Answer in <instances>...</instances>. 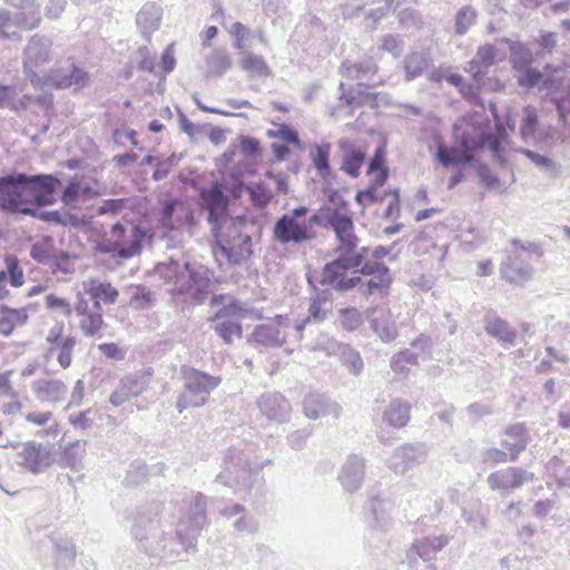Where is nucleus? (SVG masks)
Returning a JSON list of instances; mask_svg holds the SVG:
<instances>
[{"mask_svg": "<svg viewBox=\"0 0 570 570\" xmlns=\"http://www.w3.org/2000/svg\"><path fill=\"white\" fill-rule=\"evenodd\" d=\"M60 180L51 174L13 173L0 177V210L27 215L32 206L56 202Z\"/></svg>", "mask_w": 570, "mask_h": 570, "instance_id": "obj_1", "label": "nucleus"}, {"mask_svg": "<svg viewBox=\"0 0 570 570\" xmlns=\"http://www.w3.org/2000/svg\"><path fill=\"white\" fill-rule=\"evenodd\" d=\"M163 511L164 503L159 501L139 507L134 517L130 533L138 549L148 557L171 560L178 556V552L171 531H166L160 523L159 515Z\"/></svg>", "mask_w": 570, "mask_h": 570, "instance_id": "obj_2", "label": "nucleus"}, {"mask_svg": "<svg viewBox=\"0 0 570 570\" xmlns=\"http://www.w3.org/2000/svg\"><path fill=\"white\" fill-rule=\"evenodd\" d=\"M160 277L171 284V292L185 295L193 303L202 304L212 289V273L202 265L170 261L157 267Z\"/></svg>", "mask_w": 570, "mask_h": 570, "instance_id": "obj_3", "label": "nucleus"}, {"mask_svg": "<svg viewBox=\"0 0 570 570\" xmlns=\"http://www.w3.org/2000/svg\"><path fill=\"white\" fill-rule=\"evenodd\" d=\"M262 466L252 463L248 450L238 446H229L223 458L222 471L215 481L232 488L235 493H248L262 483Z\"/></svg>", "mask_w": 570, "mask_h": 570, "instance_id": "obj_4", "label": "nucleus"}, {"mask_svg": "<svg viewBox=\"0 0 570 570\" xmlns=\"http://www.w3.org/2000/svg\"><path fill=\"white\" fill-rule=\"evenodd\" d=\"M244 189V183L238 177H232V183L215 180L208 187L199 190L200 208L207 212V220L213 235L224 226L229 216V198L225 194L228 190L233 198H239Z\"/></svg>", "mask_w": 570, "mask_h": 570, "instance_id": "obj_5", "label": "nucleus"}, {"mask_svg": "<svg viewBox=\"0 0 570 570\" xmlns=\"http://www.w3.org/2000/svg\"><path fill=\"white\" fill-rule=\"evenodd\" d=\"M146 232L138 225L116 223L96 245V250L122 259L138 255Z\"/></svg>", "mask_w": 570, "mask_h": 570, "instance_id": "obj_6", "label": "nucleus"}, {"mask_svg": "<svg viewBox=\"0 0 570 570\" xmlns=\"http://www.w3.org/2000/svg\"><path fill=\"white\" fill-rule=\"evenodd\" d=\"M181 375L184 389L176 401V409L179 413L189 407L204 406L212 391L222 382L220 376H214L190 366H183Z\"/></svg>", "mask_w": 570, "mask_h": 570, "instance_id": "obj_7", "label": "nucleus"}, {"mask_svg": "<svg viewBox=\"0 0 570 570\" xmlns=\"http://www.w3.org/2000/svg\"><path fill=\"white\" fill-rule=\"evenodd\" d=\"M7 2L17 11L0 10V39H19L17 32L11 31L12 28L32 30L39 27L41 16L37 0H7Z\"/></svg>", "mask_w": 570, "mask_h": 570, "instance_id": "obj_8", "label": "nucleus"}, {"mask_svg": "<svg viewBox=\"0 0 570 570\" xmlns=\"http://www.w3.org/2000/svg\"><path fill=\"white\" fill-rule=\"evenodd\" d=\"M308 208L298 206L282 215L274 224V239L281 244H302L315 238L316 233L306 223Z\"/></svg>", "mask_w": 570, "mask_h": 570, "instance_id": "obj_9", "label": "nucleus"}, {"mask_svg": "<svg viewBox=\"0 0 570 570\" xmlns=\"http://www.w3.org/2000/svg\"><path fill=\"white\" fill-rule=\"evenodd\" d=\"M207 498L197 493L189 503L188 512L177 523L176 538L186 552L195 550L197 538L206 524Z\"/></svg>", "mask_w": 570, "mask_h": 570, "instance_id": "obj_10", "label": "nucleus"}, {"mask_svg": "<svg viewBox=\"0 0 570 570\" xmlns=\"http://www.w3.org/2000/svg\"><path fill=\"white\" fill-rule=\"evenodd\" d=\"M52 41L51 39L33 35L24 50L22 57L23 72L29 81L35 87H43L46 77H41L36 72V68H39L46 63H49L52 59Z\"/></svg>", "mask_w": 570, "mask_h": 570, "instance_id": "obj_11", "label": "nucleus"}, {"mask_svg": "<svg viewBox=\"0 0 570 570\" xmlns=\"http://www.w3.org/2000/svg\"><path fill=\"white\" fill-rule=\"evenodd\" d=\"M533 480L534 474L532 472L522 468L509 466L490 473L487 478V484L492 491H498L504 497Z\"/></svg>", "mask_w": 570, "mask_h": 570, "instance_id": "obj_12", "label": "nucleus"}, {"mask_svg": "<svg viewBox=\"0 0 570 570\" xmlns=\"http://www.w3.org/2000/svg\"><path fill=\"white\" fill-rule=\"evenodd\" d=\"M153 374V370L148 367L122 377L117 389L110 395V403L114 406H120L131 397L140 395L149 387Z\"/></svg>", "mask_w": 570, "mask_h": 570, "instance_id": "obj_13", "label": "nucleus"}, {"mask_svg": "<svg viewBox=\"0 0 570 570\" xmlns=\"http://www.w3.org/2000/svg\"><path fill=\"white\" fill-rule=\"evenodd\" d=\"M159 223L168 232H179L187 228L193 234L194 212L177 199L167 200L161 207Z\"/></svg>", "mask_w": 570, "mask_h": 570, "instance_id": "obj_14", "label": "nucleus"}, {"mask_svg": "<svg viewBox=\"0 0 570 570\" xmlns=\"http://www.w3.org/2000/svg\"><path fill=\"white\" fill-rule=\"evenodd\" d=\"M428 450L423 443H404L396 448L389 459V468L396 474H405L411 469L424 463Z\"/></svg>", "mask_w": 570, "mask_h": 570, "instance_id": "obj_15", "label": "nucleus"}, {"mask_svg": "<svg viewBox=\"0 0 570 570\" xmlns=\"http://www.w3.org/2000/svg\"><path fill=\"white\" fill-rule=\"evenodd\" d=\"M18 464L33 474H38L47 470L53 459L49 444L28 441L21 445L18 452Z\"/></svg>", "mask_w": 570, "mask_h": 570, "instance_id": "obj_16", "label": "nucleus"}, {"mask_svg": "<svg viewBox=\"0 0 570 570\" xmlns=\"http://www.w3.org/2000/svg\"><path fill=\"white\" fill-rule=\"evenodd\" d=\"M75 312L79 317L81 332L89 337L99 335L104 326L102 307L91 304L81 293L77 295Z\"/></svg>", "mask_w": 570, "mask_h": 570, "instance_id": "obj_17", "label": "nucleus"}, {"mask_svg": "<svg viewBox=\"0 0 570 570\" xmlns=\"http://www.w3.org/2000/svg\"><path fill=\"white\" fill-rule=\"evenodd\" d=\"M366 320L371 330L383 343H392L399 336L395 317L390 308L376 306L366 311Z\"/></svg>", "mask_w": 570, "mask_h": 570, "instance_id": "obj_18", "label": "nucleus"}, {"mask_svg": "<svg viewBox=\"0 0 570 570\" xmlns=\"http://www.w3.org/2000/svg\"><path fill=\"white\" fill-rule=\"evenodd\" d=\"M256 404L262 416L271 423L282 424L291 417V403L281 393H263Z\"/></svg>", "mask_w": 570, "mask_h": 570, "instance_id": "obj_19", "label": "nucleus"}, {"mask_svg": "<svg viewBox=\"0 0 570 570\" xmlns=\"http://www.w3.org/2000/svg\"><path fill=\"white\" fill-rule=\"evenodd\" d=\"M533 273L534 268L518 250H510L500 265L501 277L511 284H524L532 279Z\"/></svg>", "mask_w": 570, "mask_h": 570, "instance_id": "obj_20", "label": "nucleus"}, {"mask_svg": "<svg viewBox=\"0 0 570 570\" xmlns=\"http://www.w3.org/2000/svg\"><path fill=\"white\" fill-rule=\"evenodd\" d=\"M90 81L89 73L79 66L71 63L68 68H59L51 70L46 76L45 86H52L55 88H70L78 89L85 88Z\"/></svg>", "mask_w": 570, "mask_h": 570, "instance_id": "obj_21", "label": "nucleus"}, {"mask_svg": "<svg viewBox=\"0 0 570 570\" xmlns=\"http://www.w3.org/2000/svg\"><path fill=\"white\" fill-rule=\"evenodd\" d=\"M365 460L357 454H350L337 475L343 489L350 493L356 492L364 481Z\"/></svg>", "mask_w": 570, "mask_h": 570, "instance_id": "obj_22", "label": "nucleus"}, {"mask_svg": "<svg viewBox=\"0 0 570 570\" xmlns=\"http://www.w3.org/2000/svg\"><path fill=\"white\" fill-rule=\"evenodd\" d=\"M210 306L217 307L214 316L209 318L212 322H216L223 318L239 317L244 318L252 314L253 309L236 299L229 294H215L210 298Z\"/></svg>", "mask_w": 570, "mask_h": 570, "instance_id": "obj_23", "label": "nucleus"}, {"mask_svg": "<svg viewBox=\"0 0 570 570\" xmlns=\"http://www.w3.org/2000/svg\"><path fill=\"white\" fill-rule=\"evenodd\" d=\"M338 148L342 153L341 170L352 178L358 177L360 169L366 158V151L348 138L341 139Z\"/></svg>", "mask_w": 570, "mask_h": 570, "instance_id": "obj_24", "label": "nucleus"}, {"mask_svg": "<svg viewBox=\"0 0 570 570\" xmlns=\"http://www.w3.org/2000/svg\"><path fill=\"white\" fill-rule=\"evenodd\" d=\"M304 413L311 420L333 415L335 419L341 415V406L328 396L321 393H309L304 399Z\"/></svg>", "mask_w": 570, "mask_h": 570, "instance_id": "obj_25", "label": "nucleus"}, {"mask_svg": "<svg viewBox=\"0 0 570 570\" xmlns=\"http://www.w3.org/2000/svg\"><path fill=\"white\" fill-rule=\"evenodd\" d=\"M83 296L87 295V298L91 304L98 305L101 307V303L106 305L115 304L119 292L116 287H114L110 283L102 282L100 279L90 278L82 283Z\"/></svg>", "mask_w": 570, "mask_h": 570, "instance_id": "obj_26", "label": "nucleus"}, {"mask_svg": "<svg viewBox=\"0 0 570 570\" xmlns=\"http://www.w3.org/2000/svg\"><path fill=\"white\" fill-rule=\"evenodd\" d=\"M449 541L450 538L448 535L425 537L415 540L412 543L409 556L415 552L424 562H430L428 567L434 570L435 566L433 561L435 560L438 552L449 544Z\"/></svg>", "mask_w": 570, "mask_h": 570, "instance_id": "obj_27", "label": "nucleus"}, {"mask_svg": "<svg viewBox=\"0 0 570 570\" xmlns=\"http://www.w3.org/2000/svg\"><path fill=\"white\" fill-rule=\"evenodd\" d=\"M504 436L501 445L510 452V461L515 462L519 454L527 449L529 442L528 430L523 423H515L505 429Z\"/></svg>", "mask_w": 570, "mask_h": 570, "instance_id": "obj_28", "label": "nucleus"}, {"mask_svg": "<svg viewBox=\"0 0 570 570\" xmlns=\"http://www.w3.org/2000/svg\"><path fill=\"white\" fill-rule=\"evenodd\" d=\"M352 267L346 262L344 256L336 255V257L324 265L321 274L320 283L324 286L341 292L346 276V272Z\"/></svg>", "mask_w": 570, "mask_h": 570, "instance_id": "obj_29", "label": "nucleus"}, {"mask_svg": "<svg viewBox=\"0 0 570 570\" xmlns=\"http://www.w3.org/2000/svg\"><path fill=\"white\" fill-rule=\"evenodd\" d=\"M31 390L40 402L57 403L65 399L67 386L60 380H36L31 384Z\"/></svg>", "mask_w": 570, "mask_h": 570, "instance_id": "obj_30", "label": "nucleus"}, {"mask_svg": "<svg viewBox=\"0 0 570 570\" xmlns=\"http://www.w3.org/2000/svg\"><path fill=\"white\" fill-rule=\"evenodd\" d=\"M87 452V441L76 440L61 448L58 459L59 466L79 472L83 469Z\"/></svg>", "mask_w": 570, "mask_h": 570, "instance_id": "obj_31", "label": "nucleus"}, {"mask_svg": "<svg viewBox=\"0 0 570 570\" xmlns=\"http://www.w3.org/2000/svg\"><path fill=\"white\" fill-rule=\"evenodd\" d=\"M484 331L489 336L495 338L501 344L508 346H513L515 344L517 331L501 317L488 314L484 317Z\"/></svg>", "mask_w": 570, "mask_h": 570, "instance_id": "obj_32", "label": "nucleus"}, {"mask_svg": "<svg viewBox=\"0 0 570 570\" xmlns=\"http://www.w3.org/2000/svg\"><path fill=\"white\" fill-rule=\"evenodd\" d=\"M230 264H239L252 255V237L246 234L237 239H228L220 244L218 250Z\"/></svg>", "mask_w": 570, "mask_h": 570, "instance_id": "obj_33", "label": "nucleus"}, {"mask_svg": "<svg viewBox=\"0 0 570 570\" xmlns=\"http://www.w3.org/2000/svg\"><path fill=\"white\" fill-rule=\"evenodd\" d=\"M497 57V48L492 45H483L478 48L474 58L468 63L466 71L471 72L473 78L479 81L488 72L489 68L494 65Z\"/></svg>", "mask_w": 570, "mask_h": 570, "instance_id": "obj_34", "label": "nucleus"}, {"mask_svg": "<svg viewBox=\"0 0 570 570\" xmlns=\"http://www.w3.org/2000/svg\"><path fill=\"white\" fill-rule=\"evenodd\" d=\"M343 76L348 79L357 80L361 86H371L370 79L377 71L376 63L371 59L358 62L345 61L341 66Z\"/></svg>", "mask_w": 570, "mask_h": 570, "instance_id": "obj_35", "label": "nucleus"}, {"mask_svg": "<svg viewBox=\"0 0 570 570\" xmlns=\"http://www.w3.org/2000/svg\"><path fill=\"white\" fill-rule=\"evenodd\" d=\"M250 341L266 347H279L286 342V334L273 324L257 325Z\"/></svg>", "mask_w": 570, "mask_h": 570, "instance_id": "obj_36", "label": "nucleus"}, {"mask_svg": "<svg viewBox=\"0 0 570 570\" xmlns=\"http://www.w3.org/2000/svg\"><path fill=\"white\" fill-rule=\"evenodd\" d=\"M55 550V563L57 568H69L73 564L76 558V546L67 537H51Z\"/></svg>", "mask_w": 570, "mask_h": 570, "instance_id": "obj_37", "label": "nucleus"}, {"mask_svg": "<svg viewBox=\"0 0 570 570\" xmlns=\"http://www.w3.org/2000/svg\"><path fill=\"white\" fill-rule=\"evenodd\" d=\"M163 10L156 3H146L137 13L136 22L144 36H149L160 24Z\"/></svg>", "mask_w": 570, "mask_h": 570, "instance_id": "obj_38", "label": "nucleus"}, {"mask_svg": "<svg viewBox=\"0 0 570 570\" xmlns=\"http://www.w3.org/2000/svg\"><path fill=\"white\" fill-rule=\"evenodd\" d=\"M410 410L411 405L407 402L394 399L384 410L383 420L393 428H403L410 420Z\"/></svg>", "mask_w": 570, "mask_h": 570, "instance_id": "obj_39", "label": "nucleus"}, {"mask_svg": "<svg viewBox=\"0 0 570 570\" xmlns=\"http://www.w3.org/2000/svg\"><path fill=\"white\" fill-rule=\"evenodd\" d=\"M38 207L39 206H32L27 216L61 226H78L80 223V219L76 214L60 210H40Z\"/></svg>", "mask_w": 570, "mask_h": 570, "instance_id": "obj_40", "label": "nucleus"}, {"mask_svg": "<svg viewBox=\"0 0 570 570\" xmlns=\"http://www.w3.org/2000/svg\"><path fill=\"white\" fill-rule=\"evenodd\" d=\"M331 309L330 306H323L309 301L307 315L295 324V333L297 340L303 338L304 331L314 324H320L327 318Z\"/></svg>", "mask_w": 570, "mask_h": 570, "instance_id": "obj_41", "label": "nucleus"}, {"mask_svg": "<svg viewBox=\"0 0 570 570\" xmlns=\"http://www.w3.org/2000/svg\"><path fill=\"white\" fill-rule=\"evenodd\" d=\"M435 159L444 167L474 164V157H470L466 153H461L460 148H448L443 145L438 146Z\"/></svg>", "mask_w": 570, "mask_h": 570, "instance_id": "obj_42", "label": "nucleus"}, {"mask_svg": "<svg viewBox=\"0 0 570 570\" xmlns=\"http://www.w3.org/2000/svg\"><path fill=\"white\" fill-rule=\"evenodd\" d=\"M129 305L136 309H149L155 306L156 295L150 288L144 285H131L128 287Z\"/></svg>", "mask_w": 570, "mask_h": 570, "instance_id": "obj_43", "label": "nucleus"}, {"mask_svg": "<svg viewBox=\"0 0 570 570\" xmlns=\"http://www.w3.org/2000/svg\"><path fill=\"white\" fill-rule=\"evenodd\" d=\"M330 153L331 144L325 142L315 145L309 154L317 175L323 179H327L332 176V169L330 166Z\"/></svg>", "mask_w": 570, "mask_h": 570, "instance_id": "obj_44", "label": "nucleus"}, {"mask_svg": "<svg viewBox=\"0 0 570 570\" xmlns=\"http://www.w3.org/2000/svg\"><path fill=\"white\" fill-rule=\"evenodd\" d=\"M429 56L421 51H414L407 55L403 60L405 80L412 81L420 77L429 67Z\"/></svg>", "mask_w": 570, "mask_h": 570, "instance_id": "obj_45", "label": "nucleus"}, {"mask_svg": "<svg viewBox=\"0 0 570 570\" xmlns=\"http://www.w3.org/2000/svg\"><path fill=\"white\" fill-rule=\"evenodd\" d=\"M478 11L472 6H463L454 16V33L464 36L476 23Z\"/></svg>", "mask_w": 570, "mask_h": 570, "instance_id": "obj_46", "label": "nucleus"}, {"mask_svg": "<svg viewBox=\"0 0 570 570\" xmlns=\"http://www.w3.org/2000/svg\"><path fill=\"white\" fill-rule=\"evenodd\" d=\"M239 56L238 63L244 71L257 76L269 75V68L263 57L256 56L249 51H242Z\"/></svg>", "mask_w": 570, "mask_h": 570, "instance_id": "obj_47", "label": "nucleus"}, {"mask_svg": "<svg viewBox=\"0 0 570 570\" xmlns=\"http://www.w3.org/2000/svg\"><path fill=\"white\" fill-rule=\"evenodd\" d=\"M245 223L243 219H229L224 224V226L217 232V235H213L216 239L217 249L220 250V244L227 243L228 239H237L238 236H244L247 233H244Z\"/></svg>", "mask_w": 570, "mask_h": 570, "instance_id": "obj_48", "label": "nucleus"}, {"mask_svg": "<svg viewBox=\"0 0 570 570\" xmlns=\"http://www.w3.org/2000/svg\"><path fill=\"white\" fill-rule=\"evenodd\" d=\"M392 282L389 267H382L381 273L361 285L360 291L364 296H371L387 288Z\"/></svg>", "mask_w": 570, "mask_h": 570, "instance_id": "obj_49", "label": "nucleus"}, {"mask_svg": "<svg viewBox=\"0 0 570 570\" xmlns=\"http://www.w3.org/2000/svg\"><path fill=\"white\" fill-rule=\"evenodd\" d=\"M336 355L351 374H361L364 363L356 350L352 348L348 344H343Z\"/></svg>", "mask_w": 570, "mask_h": 570, "instance_id": "obj_50", "label": "nucleus"}, {"mask_svg": "<svg viewBox=\"0 0 570 570\" xmlns=\"http://www.w3.org/2000/svg\"><path fill=\"white\" fill-rule=\"evenodd\" d=\"M324 226L332 228L335 236H338L346 230L350 232V228H354V222L351 215L333 209L326 215Z\"/></svg>", "mask_w": 570, "mask_h": 570, "instance_id": "obj_51", "label": "nucleus"}, {"mask_svg": "<svg viewBox=\"0 0 570 570\" xmlns=\"http://www.w3.org/2000/svg\"><path fill=\"white\" fill-rule=\"evenodd\" d=\"M507 132L502 127L498 128L497 135L484 134L483 138L485 141V146L491 150L493 161L499 164L502 167L508 165L507 158L503 156V149L501 146V141L505 138Z\"/></svg>", "mask_w": 570, "mask_h": 570, "instance_id": "obj_52", "label": "nucleus"}, {"mask_svg": "<svg viewBox=\"0 0 570 570\" xmlns=\"http://www.w3.org/2000/svg\"><path fill=\"white\" fill-rule=\"evenodd\" d=\"M214 331L226 345H230L233 343L234 336L240 338L243 335L242 324L234 320L216 321Z\"/></svg>", "mask_w": 570, "mask_h": 570, "instance_id": "obj_53", "label": "nucleus"}, {"mask_svg": "<svg viewBox=\"0 0 570 570\" xmlns=\"http://www.w3.org/2000/svg\"><path fill=\"white\" fill-rule=\"evenodd\" d=\"M386 502L383 500H380L377 498L371 500L370 502V510L371 515L367 517V523L372 528L377 529H385L389 524V520L386 517Z\"/></svg>", "mask_w": 570, "mask_h": 570, "instance_id": "obj_54", "label": "nucleus"}, {"mask_svg": "<svg viewBox=\"0 0 570 570\" xmlns=\"http://www.w3.org/2000/svg\"><path fill=\"white\" fill-rule=\"evenodd\" d=\"M232 67L228 55L223 50H214L207 59L208 72L223 76Z\"/></svg>", "mask_w": 570, "mask_h": 570, "instance_id": "obj_55", "label": "nucleus"}, {"mask_svg": "<svg viewBox=\"0 0 570 570\" xmlns=\"http://www.w3.org/2000/svg\"><path fill=\"white\" fill-rule=\"evenodd\" d=\"M532 62L533 56L529 48L522 43L511 46V63L515 71L531 67Z\"/></svg>", "mask_w": 570, "mask_h": 570, "instance_id": "obj_56", "label": "nucleus"}, {"mask_svg": "<svg viewBox=\"0 0 570 570\" xmlns=\"http://www.w3.org/2000/svg\"><path fill=\"white\" fill-rule=\"evenodd\" d=\"M538 124L539 121L535 108L532 106H525L523 108V116L520 126V134L524 140L534 137Z\"/></svg>", "mask_w": 570, "mask_h": 570, "instance_id": "obj_57", "label": "nucleus"}, {"mask_svg": "<svg viewBox=\"0 0 570 570\" xmlns=\"http://www.w3.org/2000/svg\"><path fill=\"white\" fill-rule=\"evenodd\" d=\"M338 321L344 330L354 332L362 325L363 315L355 307H345L338 311Z\"/></svg>", "mask_w": 570, "mask_h": 570, "instance_id": "obj_58", "label": "nucleus"}, {"mask_svg": "<svg viewBox=\"0 0 570 570\" xmlns=\"http://www.w3.org/2000/svg\"><path fill=\"white\" fill-rule=\"evenodd\" d=\"M6 271L8 273L9 283L13 287H20L24 283L23 271L20 267L18 258L13 255L4 256Z\"/></svg>", "mask_w": 570, "mask_h": 570, "instance_id": "obj_59", "label": "nucleus"}, {"mask_svg": "<svg viewBox=\"0 0 570 570\" xmlns=\"http://www.w3.org/2000/svg\"><path fill=\"white\" fill-rule=\"evenodd\" d=\"M387 191H380L376 186L371 185L366 189L358 190L355 200L358 205L366 207L375 203H382Z\"/></svg>", "mask_w": 570, "mask_h": 570, "instance_id": "obj_60", "label": "nucleus"}, {"mask_svg": "<svg viewBox=\"0 0 570 570\" xmlns=\"http://www.w3.org/2000/svg\"><path fill=\"white\" fill-rule=\"evenodd\" d=\"M481 461L487 468H493L497 464H504L510 461V452L497 448H487L481 452Z\"/></svg>", "mask_w": 570, "mask_h": 570, "instance_id": "obj_61", "label": "nucleus"}, {"mask_svg": "<svg viewBox=\"0 0 570 570\" xmlns=\"http://www.w3.org/2000/svg\"><path fill=\"white\" fill-rule=\"evenodd\" d=\"M51 238L47 237L43 242L32 244L30 256L38 263L49 264L52 258V244Z\"/></svg>", "mask_w": 570, "mask_h": 570, "instance_id": "obj_62", "label": "nucleus"}, {"mask_svg": "<svg viewBox=\"0 0 570 570\" xmlns=\"http://www.w3.org/2000/svg\"><path fill=\"white\" fill-rule=\"evenodd\" d=\"M338 245L334 249L336 255H346L348 250H352L354 247H357L360 243L358 237L356 236L354 228H350V232H344L336 236Z\"/></svg>", "mask_w": 570, "mask_h": 570, "instance_id": "obj_63", "label": "nucleus"}, {"mask_svg": "<svg viewBox=\"0 0 570 570\" xmlns=\"http://www.w3.org/2000/svg\"><path fill=\"white\" fill-rule=\"evenodd\" d=\"M517 72L519 73L517 76V82L522 88H533L542 80V72L532 67L517 70Z\"/></svg>", "mask_w": 570, "mask_h": 570, "instance_id": "obj_64", "label": "nucleus"}]
</instances>
